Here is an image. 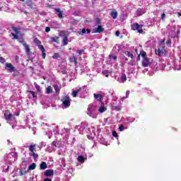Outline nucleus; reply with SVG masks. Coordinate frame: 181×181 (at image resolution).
<instances>
[{"label": "nucleus", "instance_id": "f257e3e1", "mask_svg": "<svg viewBox=\"0 0 181 181\" xmlns=\"http://www.w3.org/2000/svg\"><path fill=\"white\" fill-rule=\"evenodd\" d=\"M165 42H166V39L163 38L162 40H160L158 42L159 46H161L160 48L158 49H156V54L157 56H162V54H164V53H166V49H165Z\"/></svg>", "mask_w": 181, "mask_h": 181}, {"label": "nucleus", "instance_id": "f03ea898", "mask_svg": "<svg viewBox=\"0 0 181 181\" xmlns=\"http://www.w3.org/2000/svg\"><path fill=\"white\" fill-rule=\"evenodd\" d=\"M28 148H29V151L32 153L30 156L34 159H37V158H39V154L35 153L36 151V144L32 143Z\"/></svg>", "mask_w": 181, "mask_h": 181}, {"label": "nucleus", "instance_id": "7ed1b4c3", "mask_svg": "<svg viewBox=\"0 0 181 181\" xmlns=\"http://www.w3.org/2000/svg\"><path fill=\"white\" fill-rule=\"evenodd\" d=\"M61 101L65 108H69L71 105V98H70L69 95H66L61 99Z\"/></svg>", "mask_w": 181, "mask_h": 181}, {"label": "nucleus", "instance_id": "20e7f679", "mask_svg": "<svg viewBox=\"0 0 181 181\" xmlns=\"http://www.w3.org/2000/svg\"><path fill=\"white\" fill-rule=\"evenodd\" d=\"M132 30H137L139 33H144V30H142V25H139L137 23L132 25Z\"/></svg>", "mask_w": 181, "mask_h": 181}, {"label": "nucleus", "instance_id": "39448f33", "mask_svg": "<svg viewBox=\"0 0 181 181\" xmlns=\"http://www.w3.org/2000/svg\"><path fill=\"white\" fill-rule=\"evenodd\" d=\"M11 112L9 110H6L4 113V117L6 121H12L13 119V115L12 113H10Z\"/></svg>", "mask_w": 181, "mask_h": 181}, {"label": "nucleus", "instance_id": "423d86ee", "mask_svg": "<svg viewBox=\"0 0 181 181\" xmlns=\"http://www.w3.org/2000/svg\"><path fill=\"white\" fill-rule=\"evenodd\" d=\"M95 110H97V107L93 105H89L88 107V115L90 117H93V115L95 112Z\"/></svg>", "mask_w": 181, "mask_h": 181}, {"label": "nucleus", "instance_id": "0eeeda50", "mask_svg": "<svg viewBox=\"0 0 181 181\" xmlns=\"http://www.w3.org/2000/svg\"><path fill=\"white\" fill-rule=\"evenodd\" d=\"M54 11L59 19H63L64 18V16H63V11L59 8H54Z\"/></svg>", "mask_w": 181, "mask_h": 181}, {"label": "nucleus", "instance_id": "6e6552de", "mask_svg": "<svg viewBox=\"0 0 181 181\" xmlns=\"http://www.w3.org/2000/svg\"><path fill=\"white\" fill-rule=\"evenodd\" d=\"M93 97H94L95 100H96L99 103H103V99L104 98V96H103V95L94 93Z\"/></svg>", "mask_w": 181, "mask_h": 181}, {"label": "nucleus", "instance_id": "1a4fd4ad", "mask_svg": "<svg viewBox=\"0 0 181 181\" xmlns=\"http://www.w3.org/2000/svg\"><path fill=\"white\" fill-rule=\"evenodd\" d=\"M6 67L8 68V70L10 71V73H13V71L16 70V68H15V66H13V65H12L11 63H6Z\"/></svg>", "mask_w": 181, "mask_h": 181}, {"label": "nucleus", "instance_id": "9d476101", "mask_svg": "<svg viewBox=\"0 0 181 181\" xmlns=\"http://www.w3.org/2000/svg\"><path fill=\"white\" fill-rule=\"evenodd\" d=\"M144 60L142 61V66L143 67H148V66H149V64H151V61L149 59V58L146 57V58H143Z\"/></svg>", "mask_w": 181, "mask_h": 181}, {"label": "nucleus", "instance_id": "9b49d317", "mask_svg": "<svg viewBox=\"0 0 181 181\" xmlns=\"http://www.w3.org/2000/svg\"><path fill=\"white\" fill-rule=\"evenodd\" d=\"M44 175L47 176V177H50V176L54 175V171L53 170H47L44 172Z\"/></svg>", "mask_w": 181, "mask_h": 181}, {"label": "nucleus", "instance_id": "f8f14e48", "mask_svg": "<svg viewBox=\"0 0 181 181\" xmlns=\"http://www.w3.org/2000/svg\"><path fill=\"white\" fill-rule=\"evenodd\" d=\"M63 46H67L69 45V36L67 34L64 35V37L62 39Z\"/></svg>", "mask_w": 181, "mask_h": 181}, {"label": "nucleus", "instance_id": "ddd939ff", "mask_svg": "<svg viewBox=\"0 0 181 181\" xmlns=\"http://www.w3.org/2000/svg\"><path fill=\"white\" fill-rule=\"evenodd\" d=\"M103 32H104V28L101 25H98V28L93 30V33H103Z\"/></svg>", "mask_w": 181, "mask_h": 181}, {"label": "nucleus", "instance_id": "4468645a", "mask_svg": "<svg viewBox=\"0 0 181 181\" xmlns=\"http://www.w3.org/2000/svg\"><path fill=\"white\" fill-rule=\"evenodd\" d=\"M144 13H146V10L144 8H138L136 11L137 16H142Z\"/></svg>", "mask_w": 181, "mask_h": 181}, {"label": "nucleus", "instance_id": "2eb2a0df", "mask_svg": "<svg viewBox=\"0 0 181 181\" xmlns=\"http://www.w3.org/2000/svg\"><path fill=\"white\" fill-rule=\"evenodd\" d=\"M110 16L112 18V19H117L118 18V12L115 9H112L110 11Z\"/></svg>", "mask_w": 181, "mask_h": 181}, {"label": "nucleus", "instance_id": "dca6fc26", "mask_svg": "<svg viewBox=\"0 0 181 181\" xmlns=\"http://www.w3.org/2000/svg\"><path fill=\"white\" fill-rule=\"evenodd\" d=\"M70 63H74L75 66H77L78 64V62H77V58L73 54L72 57L69 58Z\"/></svg>", "mask_w": 181, "mask_h": 181}, {"label": "nucleus", "instance_id": "f3484780", "mask_svg": "<svg viewBox=\"0 0 181 181\" xmlns=\"http://www.w3.org/2000/svg\"><path fill=\"white\" fill-rule=\"evenodd\" d=\"M107 111V108H105V106L104 105V103H101L100 107L99 108V112H105Z\"/></svg>", "mask_w": 181, "mask_h": 181}, {"label": "nucleus", "instance_id": "a211bd4d", "mask_svg": "<svg viewBox=\"0 0 181 181\" xmlns=\"http://www.w3.org/2000/svg\"><path fill=\"white\" fill-rule=\"evenodd\" d=\"M11 29L15 32L16 35H21V28L12 27Z\"/></svg>", "mask_w": 181, "mask_h": 181}, {"label": "nucleus", "instance_id": "6ab92c4d", "mask_svg": "<svg viewBox=\"0 0 181 181\" xmlns=\"http://www.w3.org/2000/svg\"><path fill=\"white\" fill-rule=\"evenodd\" d=\"M23 46L25 47V52L27 54H30V48L29 45L26 44L25 42L23 43Z\"/></svg>", "mask_w": 181, "mask_h": 181}, {"label": "nucleus", "instance_id": "aec40b11", "mask_svg": "<svg viewBox=\"0 0 181 181\" xmlns=\"http://www.w3.org/2000/svg\"><path fill=\"white\" fill-rule=\"evenodd\" d=\"M40 169L42 170H45V169H47V164L45 162H42L40 165Z\"/></svg>", "mask_w": 181, "mask_h": 181}, {"label": "nucleus", "instance_id": "412c9836", "mask_svg": "<svg viewBox=\"0 0 181 181\" xmlns=\"http://www.w3.org/2000/svg\"><path fill=\"white\" fill-rule=\"evenodd\" d=\"M50 40H51V42H54L57 45H59L60 43V42L59 41V37H57V36L52 37L50 38Z\"/></svg>", "mask_w": 181, "mask_h": 181}, {"label": "nucleus", "instance_id": "4be33fe9", "mask_svg": "<svg viewBox=\"0 0 181 181\" xmlns=\"http://www.w3.org/2000/svg\"><path fill=\"white\" fill-rule=\"evenodd\" d=\"M29 170H35L36 169V163H33L30 165L28 167Z\"/></svg>", "mask_w": 181, "mask_h": 181}, {"label": "nucleus", "instance_id": "5701e85b", "mask_svg": "<svg viewBox=\"0 0 181 181\" xmlns=\"http://www.w3.org/2000/svg\"><path fill=\"white\" fill-rule=\"evenodd\" d=\"M53 93V88H52V86H48L47 88H46V93L47 94H50Z\"/></svg>", "mask_w": 181, "mask_h": 181}, {"label": "nucleus", "instance_id": "b1692460", "mask_svg": "<svg viewBox=\"0 0 181 181\" xmlns=\"http://www.w3.org/2000/svg\"><path fill=\"white\" fill-rule=\"evenodd\" d=\"M78 160L81 163H84V156H78Z\"/></svg>", "mask_w": 181, "mask_h": 181}, {"label": "nucleus", "instance_id": "393cba45", "mask_svg": "<svg viewBox=\"0 0 181 181\" xmlns=\"http://www.w3.org/2000/svg\"><path fill=\"white\" fill-rule=\"evenodd\" d=\"M86 28H83V29H82V30L78 31V35H80L81 36H84V35H86Z\"/></svg>", "mask_w": 181, "mask_h": 181}, {"label": "nucleus", "instance_id": "a878e982", "mask_svg": "<svg viewBox=\"0 0 181 181\" xmlns=\"http://www.w3.org/2000/svg\"><path fill=\"white\" fill-rule=\"evenodd\" d=\"M34 43H35L37 46H40V45H42V42H40L37 38H35Z\"/></svg>", "mask_w": 181, "mask_h": 181}, {"label": "nucleus", "instance_id": "bb28decb", "mask_svg": "<svg viewBox=\"0 0 181 181\" xmlns=\"http://www.w3.org/2000/svg\"><path fill=\"white\" fill-rule=\"evenodd\" d=\"M140 55H141V57H143V59H145V58L147 57H146V52L145 51H144V50H141L140 52Z\"/></svg>", "mask_w": 181, "mask_h": 181}, {"label": "nucleus", "instance_id": "cd10ccee", "mask_svg": "<svg viewBox=\"0 0 181 181\" xmlns=\"http://www.w3.org/2000/svg\"><path fill=\"white\" fill-rule=\"evenodd\" d=\"M80 93V90H73L72 95L73 97H77V95Z\"/></svg>", "mask_w": 181, "mask_h": 181}, {"label": "nucleus", "instance_id": "c85d7f7f", "mask_svg": "<svg viewBox=\"0 0 181 181\" xmlns=\"http://www.w3.org/2000/svg\"><path fill=\"white\" fill-rule=\"evenodd\" d=\"M95 23H96V25H98V26L100 25H101V19H100L99 18H95Z\"/></svg>", "mask_w": 181, "mask_h": 181}, {"label": "nucleus", "instance_id": "c756f323", "mask_svg": "<svg viewBox=\"0 0 181 181\" xmlns=\"http://www.w3.org/2000/svg\"><path fill=\"white\" fill-rule=\"evenodd\" d=\"M53 87H54V89L55 92H56V93H59V90H60V89L59 88V85L54 84V85L53 86Z\"/></svg>", "mask_w": 181, "mask_h": 181}, {"label": "nucleus", "instance_id": "7c9ffc66", "mask_svg": "<svg viewBox=\"0 0 181 181\" xmlns=\"http://www.w3.org/2000/svg\"><path fill=\"white\" fill-rule=\"evenodd\" d=\"M29 93H30V94H31L33 95V98H37V96L36 95V93L35 91L30 90Z\"/></svg>", "mask_w": 181, "mask_h": 181}, {"label": "nucleus", "instance_id": "2f4dec72", "mask_svg": "<svg viewBox=\"0 0 181 181\" xmlns=\"http://www.w3.org/2000/svg\"><path fill=\"white\" fill-rule=\"evenodd\" d=\"M11 36H13V39H16V40L19 39V37L18 36V34H15V33H11Z\"/></svg>", "mask_w": 181, "mask_h": 181}, {"label": "nucleus", "instance_id": "473e14b6", "mask_svg": "<svg viewBox=\"0 0 181 181\" xmlns=\"http://www.w3.org/2000/svg\"><path fill=\"white\" fill-rule=\"evenodd\" d=\"M128 57H130L132 59H134V54L131 53L129 51L127 52Z\"/></svg>", "mask_w": 181, "mask_h": 181}, {"label": "nucleus", "instance_id": "72a5a7b5", "mask_svg": "<svg viewBox=\"0 0 181 181\" xmlns=\"http://www.w3.org/2000/svg\"><path fill=\"white\" fill-rule=\"evenodd\" d=\"M19 74H20L19 71H18L16 69L14 71H13V77H16V76H19Z\"/></svg>", "mask_w": 181, "mask_h": 181}, {"label": "nucleus", "instance_id": "f704fd0d", "mask_svg": "<svg viewBox=\"0 0 181 181\" xmlns=\"http://www.w3.org/2000/svg\"><path fill=\"white\" fill-rule=\"evenodd\" d=\"M38 48L40 49V50H41L42 52H46V49H45V47H43V45H38Z\"/></svg>", "mask_w": 181, "mask_h": 181}, {"label": "nucleus", "instance_id": "c9c22d12", "mask_svg": "<svg viewBox=\"0 0 181 181\" xmlns=\"http://www.w3.org/2000/svg\"><path fill=\"white\" fill-rule=\"evenodd\" d=\"M121 80L122 81L123 83H125V81H127V75H122L121 76Z\"/></svg>", "mask_w": 181, "mask_h": 181}, {"label": "nucleus", "instance_id": "e433bc0d", "mask_svg": "<svg viewBox=\"0 0 181 181\" xmlns=\"http://www.w3.org/2000/svg\"><path fill=\"white\" fill-rule=\"evenodd\" d=\"M179 33H180V30H177V35H174V36H173V38H174V39H177V38H179L180 36V35H179Z\"/></svg>", "mask_w": 181, "mask_h": 181}, {"label": "nucleus", "instance_id": "4c0bfd02", "mask_svg": "<svg viewBox=\"0 0 181 181\" xmlns=\"http://www.w3.org/2000/svg\"><path fill=\"white\" fill-rule=\"evenodd\" d=\"M52 57L53 59H59V57H60V54L59 53H54Z\"/></svg>", "mask_w": 181, "mask_h": 181}, {"label": "nucleus", "instance_id": "58836bf2", "mask_svg": "<svg viewBox=\"0 0 181 181\" xmlns=\"http://www.w3.org/2000/svg\"><path fill=\"white\" fill-rule=\"evenodd\" d=\"M34 86L36 88V90H37V91H40V86H39L37 83H34Z\"/></svg>", "mask_w": 181, "mask_h": 181}, {"label": "nucleus", "instance_id": "ea45409f", "mask_svg": "<svg viewBox=\"0 0 181 181\" xmlns=\"http://www.w3.org/2000/svg\"><path fill=\"white\" fill-rule=\"evenodd\" d=\"M110 59H113V60H117V55L112 54L109 55Z\"/></svg>", "mask_w": 181, "mask_h": 181}, {"label": "nucleus", "instance_id": "a19ab883", "mask_svg": "<svg viewBox=\"0 0 181 181\" xmlns=\"http://www.w3.org/2000/svg\"><path fill=\"white\" fill-rule=\"evenodd\" d=\"M6 60H5V58L2 57H0V63H5Z\"/></svg>", "mask_w": 181, "mask_h": 181}, {"label": "nucleus", "instance_id": "79ce46f5", "mask_svg": "<svg viewBox=\"0 0 181 181\" xmlns=\"http://www.w3.org/2000/svg\"><path fill=\"white\" fill-rule=\"evenodd\" d=\"M103 74H104L105 77H108V71H103Z\"/></svg>", "mask_w": 181, "mask_h": 181}, {"label": "nucleus", "instance_id": "37998d69", "mask_svg": "<svg viewBox=\"0 0 181 181\" xmlns=\"http://www.w3.org/2000/svg\"><path fill=\"white\" fill-rule=\"evenodd\" d=\"M124 125L121 124L119 127V130L120 132H122L124 131Z\"/></svg>", "mask_w": 181, "mask_h": 181}, {"label": "nucleus", "instance_id": "c03bdc74", "mask_svg": "<svg viewBox=\"0 0 181 181\" xmlns=\"http://www.w3.org/2000/svg\"><path fill=\"white\" fill-rule=\"evenodd\" d=\"M166 45H172V40L170 39H168L167 41H166Z\"/></svg>", "mask_w": 181, "mask_h": 181}, {"label": "nucleus", "instance_id": "a18cd8bd", "mask_svg": "<svg viewBox=\"0 0 181 181\" xmlns=\"http://www.w3.org/2000/svg\"><path fill=\"white\" fill-rule=\"evenodd\" d=\"M112 136L117 138V136H118V134L117 133V132L114 131L112 132Z\"/></svg>", "mask_w": 181, "mask_h": 181}, {"label": "nucleus", "instance_id": "49530a36", "mask_svg": "<svg viewBox=\"0 0 181 181\" xmlns=\"http://www.w3.org/2000/svg\"><path fill=\"white\" fill-rule=\"evenodd\" d=\"M115 108L117 111H121V107L119 105L115 106Z\"/></svg>", "mask_w": 181, "mask_h": 181}, {"label": "nucleus", "instance_id": "de8ad7c7", "mask_svg": "<svg viewBox=\"0 0 181 181\" xmlns=\"http://www.w3.org/2000/svg\"><path fill=\"white\" fill-rule=\"evenodd\" d=\"M20 175L21 176H23V175H26V171H22V170H20Z\"/></svg>", "mask_w": 181, "mask_h": 181}, {"label": "nucleus", "instance_id": "09e8293b", "mask_svg": "<svg viewBox=\"0 0 181 181\" xmlns=\"http://www.w3.org/2000/svg\"><path fill=\"white\" fill-rule=\"evenodd\" d=\"M165 17H166V14L165 13H162V15H161L162 21H163V19H165Z\"/></svg>", "mask_w": 181, "mask_h": 181}, {"label": "nucleus", "instance_id": "8fccbe9b", "mask_svg": "<svg viewBox=\"0 0 181 181\" xmlns=\"http://www.w3.org/2000/svg\"><path fill=\"white\" fill-rule=\"evenodd\" d=\"M64 129L66 134H69V132H70V129H69V128H64Z\"/></svg>", "mask_w": 181, "mask_h": 181}, {"label": "nucleus", "instance_id": "3c124183", "mask_svg": "<svg viewBox=\"0 0 181 181\" xmlns=\"http://www.w3.org/2000/svg\"><path fill=\"white\" fill-rule=\"evenodd\" d=\"M45 32H47V33L50 32V28L49 27H46L45 28Z\"/></svg>", "mask_w": 181, "mask_h": 181}, {"label": "nucleus", "instance_id": "603ef678", "mask_svg": "<svg viewBox=\"0 0 181 181\" xmlns=\"http://www.w3.org/2000/svg\"><path fill=\"white\" fill-rule=\"evenodd\" d=\"M78 54H81V53H83L84 52V49H79L77 51Z\"/></svg>", "mask_w": 181, "mask_h": 181}, {"label": "nucleus", "instance_id": "864d4df0", "mask_svg": "<svg viewBox=\"0 0 181 181\" xmlns=\"http://www.w3.org/2000/svg\"><path fill=\"white\" fill-rule=\"evenodd\" d=\"M129 97V90H127L126 92V98H128Z\"/></svg>", "mask_w": 181, "mask_h": 181}, {"label": "nucleus", "instance_id": "5fc2aeb1", "mask_svg": "<svg viewBox=\"0 0 181 181\" xmlns=\"http://www.w3.org/2000/svg\"><path fill=\"white\" fill-rule=\"evenodd\" d=\"M42 59H46V53L45 52H42Z\"/></svg>", "mask_w": 181, "mask_h": 181}, {"label": "nucleus", "instance_id": "6e6d98bb", "mask_svg": "<svg viewBox=\"0 0 181 181\" xmlns=\"http://www.w3.org/2000/svg\"><path fill=\"white\" fill-rule=\"evenodd\" d=\"M19 43H24L23 42V38H18Z\"/></svg>", "mask_w": 181, "mask_h": 181}, {"label": "nucleus", "instance_id": "4d7b16f0", "mask_svg": "<svg viewBox=\"0 0 181 181\" xmlns=\"http://www.w3.org/2000/svg\"><path fill=\"white\" fill-rule=\"evenodd\" d=\"M86 33H88V34H90V33H91V30H90V29H86Z\"/></svg>", "mask_w": 181, "mask_h": 181}, {"label": "nucleus", "instance_id": "13d9d810", "mask_svg": "<svg viewBox=\"0 0 181 181\" xmlns=\"http://www.w3.org/2000/svg\"><path fill=\"white\" fill-rule=\"evenodd\" d=\"M137 60H138V62H139V60H141V54H138Z\"/></svg>", "mask_w": 181, "mask_h": 181}, {"label": "nucleus", "instance_id": "bf43d9fd", "mask_svg": "<svg viewBox=\"0 0 181 181\" xmlns=\"http://www.w3.org/2000/svg\"><path fill=\"white\" fill-rule=\"evenodd\" d=\"M115 35H116V36H119V30H117L115 32Z\"/></svg>", "mask_w": 181, "mask_h": 181}, {"label": "nucleus", "instance_id": "052dcab7", "mask_svg": "<svg viewBox=\"0 0 181 181\" xmlns=\"http://www.w3.org/2000/svg\"><path fill=\"white\" fill-rule=\"evenodd\" d=\"M14 115H16V117H19V115H21V113L17 112V113H15Z\"/></svg>", "mask_w": 181, "mask_h": 181}, {"label": "nucleus", "instance_id": "680f3d73", "mask_svg": "<svg viewBox=\"0 0 181 181\" xmlns=\"http://www.w3.org/2000/svg\"><path fill=\"white\" fill-rule=\"evenodd\" d=\"M27 4H32V0H28Z\"/></svg>", "mask_w": 181, "mask_h": 181}, {"label": "nucleus", "instance_id": "e2e57ef3", "mask_svg": "<svg viewBox=\"0 0 181 181\" xmlns=\"http://www.w3.org/2000/svg\"><path fill=\"white\" fill-rule=\"evenodd\" d=\"M125 98H127V97H123V98H121V100L124 101V100H125Z\"/></svg>", "mask_w": 181, "mask_h": 181}, {"label": "nucleus", "instance_id": "0e129e2a", "mask_svg": "<svg viewBox=\"0 0 181 181\" xmlns=\"http://www.w3.org/2000/svg\"><path fill=\"white\" fill-rule=\"evenodd\" d=\"M134 51L136 52V54H138V49L135 48Z\"/></svg>", "mask_w": 181, "mask_h": 181}, {"label": "nucleus", "instance_id": "69168bd1", "mask_svg": "<svg viewBox=\"0 0 181 181\" xmlns=\"http://www.w3.org/2000/svg\"><path fill=\"white\" fill-rule=\"evenodd\" d=\"M52 5H50V4H48V8H52Z\"/></svg>", "mask_w": 181, "mask_h": 181}, {"label": "nucleus", "instance_id": "338daca9", "mask_svg": "<svg viewBox=\"0 0 181 181\" xmlns=\"http://www.w3.org/2000/svg\"><path fill=\"white\" fill-rule=\"evenodd\" d=\"M179 16H181V13H178Z\"/></svg>", "mask_w": 181, "mask_h": 181}, {"label": "nucleus", "instance_id": "774afa93", "mask_svg": "<svg viewBox=\"0 0 181 181\" xmlns=\"http://www.w3.org/2000/svg\"><path fill=\"white\" fill-rule=\"evenodd\" d=\"M13 181H18V180H13Z\"/></svg>", "mask_w": 181, "mask_h": 181}]
</instances>
